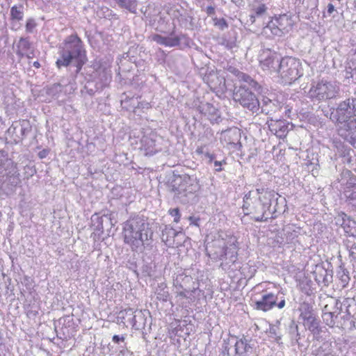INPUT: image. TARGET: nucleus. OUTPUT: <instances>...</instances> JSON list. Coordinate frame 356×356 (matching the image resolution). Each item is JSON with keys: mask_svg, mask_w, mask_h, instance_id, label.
<instances>
[{"mask_svg": "<svg viewBox=\"0 0 356 356\" xmlns=\"http://www.w3.org/2000/svg\"><path fill=\"white\" fill-rule=\"evenodd\" d=\"M123 236L124 243L130 246L132 251L151 250L153 247V231L141 216H134L124 223Z\"/></svg>", "mask_w": 356, "mask_h": 356, "instance_id": "nucleus-1", "label": "nucleus"}, {"mask_svg": "<svg viewBox=\"0 0 356 356\" xmlns=\"http://www.w3.org/2000/svg\"><path fill=\"white\" fill-rule=\"evenodd\" d=\"M346 78H353L354 73H353V70H351V71H348V69H346Z\"/></svg>", "mask_w": 356, "mask_h": 356, "instance_id": "nucleus-59", "label": "nucleus"}, {"mask_svg": "<svg viewBox=\"0 0 356 356\" xmlns=\"http://www.w3.org/2000/svg\"><path fill=\"white\" fill-rule=\"evenodd\" d=\"M161 232L162 241L169 246L180 245L181 240L184 238V234L182 232H178L170 225H165Z\"/></svg>", "mask_w": 356, "mask_h": 356, "instance_id": "nucleus-15", "label": "nucleus"}, {"mask_svg": "<svg viewBox=\"0 0 356 356\" xmlns=\"http://www.w3.org/2000/svg\"><path fill=\"white\" fill-rule=\"evenodd\" d=\"M13 166L12 161L8 158V153L6 150L0 149V174Z\"/></svg>", "mask_w": 356, "mask_h": 356, "instance_id": "nucleus-36", "label": "nucleus"}, {"mask_svg": "<svg viewBox=\"0 0 356 356\" xmlns=\"http://www.w3.org/2000/svg\"><path fill=\"white\" fill-rule=\"evenodd\" d=\"M278 108L277 101L271 100L266 97L263 98L261 104H260L261 112L266 115H271L273 113L276 112Z\"/></svg>", "mask_w": 356, "mask_h": 356, "instance_id": "nucleus-26", "label": "nucleus"}, {"mask_svg": "<svg viewBox=\"0 0 356 356\" xmlns=\"http://www.w3.org/2000/svg\"><path fill=\"white\" fill-rule=\"evenodd\" d=\"M274 197L272 192L266 193L258 198L251 197V191L246 193L243 197L242 209L245 215L251 216V218L256 222H266L268 219H274L277 209L270 211L271 200Z\"/></svg>", "mask_w": 356, "mask_h": 356, "instance_id": "nucleus-3", "label": "nucleus"}, {"mask_svg": "<svg viewBox=\"0 0 356 356\" xmlns=\"http://www.w3.org/2000/svg\"><path fill=\"white\" fill-rule=\"evenodd\" d=\"M314 274L315 280L318 284H323L324 286H328L332 281V271H328L323 268H318Z\"/></svg>", "mask_w": 356, "mask_h": 356, "instance_id": "nucleus-25", "label": "nucleus"}, {"mask_svg": "<svg viewBox=\"0 0 356 356\" xmlns=\"http://www.w3.org/2000/svg\"><path fill=\"white\" fill-rule=\"evenodd\" d=\"M303 321L305 322V326L310 332H312L313 334L319 333V321L316 318L315 315L307 318Z\"/></svg>", "mask_w": 356, "mask_h": 356, "instance_id": "nucleus-33", "label": "nucleus"}, {"mask_svg": "<svg viewBox=\"0 0 356 356\" xmlns=\"http://www.w3.org/2000/svg\"><path fill=\"white\" fill-rule=\"evenodd\" d=\"M256 15L254 13H252L251 15H250V19H249V22H250L251 24H253L255 22V18H256Z\"/></svg>", "mask_w": 356, "mask_h": 356, "instance_id": "nucleus-60", "label": "nucleus"}, {"mask_svg": "<svg viewBox=\"0 0 356 356\" xmlns=\"http://www.w3.org/2000/svg\"><path fill=\"white\" fill-rule=\"evenodd\" d=\"M282 58L277 52L268 48L261 49L259 56L262 67L266 68L270 72H276Z\"/></svg>", "mask_w": 356, "mask_h": 356, "instance_id": "nucleus-13", "label": "nucleus"}, {"mask_svg": "<svg viewBox=\"0 0 356 356\" xmlns=\"http://www.w3.org/2000/svg\"><path fill=\"white\" fill-rule=\"evenodd\" d=\"M33 65L35 67V68H39L40 67V64L38 61H35L33 63Z\"/></svg>", "mask_w": 356, "mask_h": 356, "instance_id": "nucleus-62", "label": "nucleus"}, {"mask_svg": "<svg viewBox=\"0 0 356 356\" xmlns=\"http://www.w3.org/2000/svg\"><path fill=\"white\" fill-rule=\"evenodd\" d=\"M236 255L232 254V255L231 256V261H232V262H234V261H236Z\"/></svg>", "mask_w": 356, "mask_h": 356, "instance_id": "nucleus-63", "label": "nucleus"}, {"mask_svg": "<svg viewBox=\"0 0 356 356\" xmlns=\"http://www.w3.org/2000/svg\"><path fill=\"white\" fill-rule=\"evenodd\" d=\"M170 187L175 193L174 199L183 204H187L197 201L196 193L200 189V184L197 176L185 174L175 177Z\"/></svg>", "mask_w": 356, "mask_h": 356, "instance_id": "nucleus-4", "label": "nucleus"}, {"mask_svg": "<svg viewBox=\"0 0 356 356\" xmlns=\"http://www.w3.org/2000/svg\"><path fill=\"white\" fill-rule=\"evenodd\" d=\"M289 26H291V19L286 15H282L271 20L267 28L270 29L273 35L282 36L284 31H288Z\"/></svg>", "mask_w": 356, "mask_h": 356, "instance_id": "nucleus-16", "label": "nucleus"}, {"mask_svg": "<svg viewBox=\"0 0 356 356\" xmlns=\"http://www.w3.org/2000/svg\"><path fill=\"white\" fill-rule=\"evenodd\" d=\"M222 356H236V348L235 346V337L224 340L222 347Z\"/></svg>", "mask_w": 356, "mask_h": 356, "instance_id": "nucleus-28", "label": "nucleus"}, {"mask_svg": "<svg viewBox=\"0 0 356 356\" xmlns=\"http://www.w3.org/2000/svg\"><path fill=\"white\" fill-rule=\"evenodd\" d=\"M327 11L328 14H332L334 11V6L332 3H329L327 5Z\"/></svg>", "mask_w": 356, "mask_h": 356, "instance_id": "nucleus-56", "label": "nucleus"}, {"mask_svg": "<svg viewBox=\"0 0 356 356\" xmlns=\"http://www.w3.org/2000/svg\"><path fill=\"white\" fill-rule=\"evenodd\" d=\"M205 79L211 88H216L218 86V82L220 81L217 74L213 72H210L206 76Z\"/></svg>", "mask_w": 356, "mask_h": 356, "instance_id": "nucleus-40", "label": "nucleus"}, {"mask_svg": "<svg viewBox=\"0 0 356 356\" xmlns=\"http://www.w3.org/2000/svg\"><path fill=\"white\" fill-rule=\"evenodd\" d=\"M218 248V250L215 251L214 252H209L208 249L207 248V254L213 260H222L224 257L227 254V248L225 247L224 245L218 244L216 245Z\"/></svg>", "mask_w": 356, "mask_h": 356, "instance_id": "nucleus-32", "label": "nucleus"}, {"mask_svg": "<svg viewBox=\"0 0 356 356\" xmlns=\"http://www.w3.org/2000/svg\"><path fill=\"white\" fill-rule=\"evenodd\" d=\"M21 179L17 169L13 166L0 174V195L9 196L15 193L20 186Z\"/></svg>", "mask_w": 356, "mask_h": 356, "instance_id": "nucleus-9", "label": "nucleus"}, {"mask_svg": "<svg viewBox=\"0 0 356 356\" xmlns=\"http://www.w3.org/2000/svg\"><path fill=\"white\" fill-rule=\"evenodd\" d=\"M49 153V150L48 149H43L38 152V155L40 159H44L48 156Z\"/></svg>", "mask_w": 356, "mask_h": 356, "instance_id": "nucleus-49", "label": "nucleus"}, {"mask_svg": "<svg viewBox=\"0 0 356 356\" xmlns=\"http://www.w3.org/2000/svg\"><path fill=\"white\" fill-rule=\"evenodd\" d=\"M349 257L351 261H356V246L352 245L349 250Z\"/></svg>", "mask_w": 356, "mask_h": 356, "instance_id": "nucleus-47", "label": "nucleus"}, {"mask_svg": "<svg viewBox=\"0 0 356 356\" xmlns=\"http://www.w3.org/2000/svg\"><path fill=\"white\" fill-rule=\"evenodd\" d=\"M169 213L172 217L175 218L174 221L175 222H178L179 221L181 215L179 213V209L178 208L170 209L169 211Z\"/></svg>", "mask_w": 356, "mask_h": 356, "instance_id": "nucleus-46", "label": "nucleus"}, {"mask_svg": "<svg viewBox=\"0 0 356 356\" xmlns=\"http://www.w3.org/2000/svg\"><path fill=\"white\" fill-rule=\"evenodd\" d=\"M337 276L341 280L342 286L343 287L348 284L350 281V277L349 272L347 269L344 268L342 266H340L339 270L337 271Z\"/></svg>", "mask_w": 356, "mask_h": 356, "instance_id": "nucleus-39", "label": "nucleus"}, {"mask_svg": "<svg viewBox=\"0 0 356 356\" xmlns=\"http://www.w3.org/2000/svg\"><path fill=\"white\" fill-rule=\"evenodd\" d=\"M337 224L340 225L344 229L345 232L349 236L356 237V222L346 213H342L336 218Z\"/></svg>", "mask_w": 356, "mask_h": 356, "instance_id": "nucleus-21", "label": "nucleus"}, {"mask_svg": "<svg viewBox=\"0 0 356 356\" xmlns=\"http://www.w3.org/2000/svg\"><path fill=\"white\" fill-rule=\"evenodd\" d=\"M263 191H264V188H257V192L258 194L262 193Z\"/></svg>", "mask_w": 356, "mask_h": 356, "instance_id": "nucleus-64", "label": "nucleus"}, {"mask_svg": "<svg viewBox=\"0 0 356 356\" xmlns=\"http://www.w3.org/2000/svg\"><path fill=\"white\" fill-rule=\"evenodd\" d=\"M225 138L229 144H236L241 137L240 130L237 129H229L225 131Z\"/></svg>", "mask_w": 356, "mask_h": 356, "instance_id": "nucleus-35", "label": "nucleus"}, {"mask_svg": "<svg viewBox=\"0 0 356 356\" xmlns=\"http://www.w3.org/2000/svg\"><path fill=\"white\" fill-rule=\"evenodd\" d=\"M206 11H207V15H213L215 13V9L212 6H208L207 8V10Z\"/></svg>", "mask_w": 356, "mask_h": 356, "instance_id": "nucleus-55", "label": "nucleus"}, {"mask_svg": "<svg viewBox=\"0 0 356 356\" xmlns=\"http://www.w3.org/2000/svg\"><path fill=\"white\" fill-rule=\"evenodd\" d=\"M266 10L267 7L266 6V5L261 4L259 6L254 9V13L256 15L257 17H261L264 13H266Z\"/></svg>", "mask_w": 356, "mask_h": 356, "instance_id": "nucleus-42", "label": "nucleus"}, {"mask_svg": "<svg viewBox=\"0 0 356 356\" xmlns=\"http://www.w3.org/2000/svg\"><path fill=\"white\" fill-rule=\"evenodd\" d=\"M156 268L154 259L151 256L144 255L143 257V265L141 267L142 273L144 276L151 277L154 275Z\"/></svg>", "mask_w": 356, "mask_h": 356, "instance_id": "nucleus-27", "label": "nucleus"}, {"mask_svg": "<svg viewBox=\"0 0 356 356\" xmlns=\"http://www.w3.org/2000/svg\"><path fill=\"white\" fill-rule=\"evenodd\" d=\"M141 144V149L144 150L145 155L146 156H153L161 150V148L156 144V140L148 136L143 137Z\"/></svg>", "mask_w": 356, "mask_h": 356, "instance_id": "nucleus-24", "label": "nucleus"}, {"mask_svg": "<svg viewBox=\"0 0 356 356\" xmlns=\"http://www.w3.org/2000/svg\"><path fill=\"white\" fill-rule=\"evenodd\" d=\"M261 88L259 83L252 79V81L235 83L233 92V99L240 104L244 108L253 113H257L260 109V103L254 94Z\"/></svg>", "mask_w": 356, "mask_h": 356, "instance_id": "nucleus-5", "label": "nucleus"}, {"mask_svg": "<svg viewBox=\"0 0 356 356\" xmlns=\"http://www.w3.org/2000/svg\"><path fill=\"white\" fill-rule=\"evenodd\" d=\"M60 57L56 65L58 68L67 67L74 64L76 73H79L87 61L86 51L83 43L77 35H71L66 38L58 47Z\"/></svg>", "mask_w": 356, "mask_h": 356, "instance_id": "nucleus-2", "label": "nucleus"}, {"mask_svg": "<svg viewBox=\"0 0 356 356\" xmlns=\"http://www.w3.org/2000/svg\"><path fill=\"white\" fill-rule=\"evenodd\" d=\"M339 91L335 83L322 81L312 86L309 95L311 99L321 102L334 98Z\"/></svg>", "mask_w": 356, "mask_h": 356, "instance_id": "nucleus-8", "label": "nucleus"}, {"mask_svg": "<svg viewBox=\"0 0 356 356\" xmlns=\"http://www.w3.org/2000/svg\"><path fill=\"white\" fill-rule=\"evenodd\" d=\"M32 131V126L27 120L15 121L8 129L15 143H19L25 139Z\"/></svg>", "mask_w": 356, "mask_h": 356, "instance_id": "nucleus-12", "label": "nucleus"}, {"mask_svg": "<svg viewBox=\"0 0 356 356\" xmlns=\"http://www.w3.org/2000/svg\"><path fill=\"white\" fill-rule=\"evenodd\" d=\"M10 20L19 22L24 18V6L22 4L15 5L10 8Z\"/></svg>", "mask_w": 356, "mask_h": 356, "instance_id": "nucleus-34", "label": "nucleus"}, {"mask_svg": "<svg viewBox=\"0 0 356 356\" xmlns=\"http://www.w3.org/2000/svg\"><path fill=\"white\" fill-rule=\"evenodd\" d=\"M270 337L271 338H273L277 343H280V341L281 340V336L279 335L277 332V328L275 327H272L270 328L269 330Z\"/></svg>", "mask_w": 356, "mask_h": 356, "instance_id": "nucleus-45", "label": "nucleus"}, {"mask_svg": "<svg viewBox=\"0 0 356 356\" xmlns=\"http://www.w3.org/2000/svg\"><path fill=\"white\" fill-rule=\"evenodd\" d=\"M31 47V44L28 38H20L18 43L17 44V48H19L26 51L30 50Z\"/></svg>", "mask_w": 356, "mask_h": 356, "instance_id": "nucleus-41", "label": "nucleus"}, {"mask_svg": "<svg viewBox=\"0 0 356 356\" xmlns=\"http://www.w3.org/2000/svg\"><path fill=\"white\" fill-rule=\"evenodd\" d=\"M204 156L206 159L208 160L209 163H212L214 161V159H216V156L209 152L204 153Z\"/></svg>", "mask_w": 356, "mask_h": 356, "instance_id": "nucleus-50", "label": "nucleus"}, {"mask_svg": "<svg viewBox=\"0 0 356 356\" xmlns=\"http://www.w3.org/2000/svg\"><path fill=\"white\" fill-rule=\"evenodd\" d=\"M222 163H225L224 161H214V167L216 168V170L218 172H220L222 170L221 165Z\"/></svg>", "mask_w": 356, "mask_h": 356, "instance_id": "nucleus-52", "label": "nucleus"}, {"mask_svg": "<svg viewBox=\"0 0 356 356\" xmlns=\"http://www.w3.org/2000/svg\"><path fill=\"white\" fill-rule=\"evenodd\" d=\"M197 110L204 115L215 116L217 115V108L211 104L206 102L201 103L197 107Z\"/></svg>", "mask_w": 356, "mask_h": 356, "instance_id": "nucleus-31", "label": "nucleus"}, {"mask_svg": "<svg viewBox=\"0 0 356 356\" xmlns=\"http://www.w3.org/2000/svg\"><path fill=\"white\" fill-rule=\"evenodd\" d=\"M188 220L190 221V224L191 225H195V226H199V224H198V222L200 220V218H197V217H195V216H190L188 218Z\"/></svg>", "mask_w": 356, "mask_h": 356, "instance_id": "nucleus-51", "label": "nucleus"}, {"mask_svg": "<svg viewBox=\"0 0 356 356\" xmlns=\"http://www.w3.org/2000/svg\"><path fill=\"white\" fill-rule=\"evenodd\" d=\"M269 130L280 138H283L287 135L290 128V124L286 120H273L267 121Z\"/></svg>", "mask_w": 356, "mask_h": 356, "instance_id": "nucleus-17", "label": "nucleus"}, {"mask_svg": "<svg viewBox=\"0 0 356 356\" xmlns=\"http://www.w3.org/2000/svg\"><path fill=\"white\" fill-rule=\"evenodd\" d=\"M152 40L159 44L165 46L166 37H163L159 34H154L152 35Z\"/></svg>", "mask_w": 356, "mask_h": 356, "instance_id": "nucleus-44", "label": "nucleus"}, {"mask_svg": "<svg viewBox=\"0 0 356 356\" xmlns=\"http://www.w3.org/2000/svg\"><path fill=\"white\" fill-rule=\"evenodd\" d=\"M337 124L340 136L356 148V117Z\"/></svg>", "mask_w": 356, "mask_h": 356, "instance_id": "nucleus-14", "label": "nucleus"}, {"mask_svg": "<svg viewBox=\"0 0 356 356\" xmlns=\"http://www.w3.org/2000/svg\"><path fill=\"white\" fill-rule=\"evenodd\" d=\"M29 59L34 57V51H31L30 52L26 53V56Z\"/></svg>", "mask_w": 356, "mask_h": 356, "instance_id": "nucleus-61", "label": "nucleus"}, {"mask_svg": "<svg viewBox=\"0 0 356 356\" xmlns=\"http://www.w3.org/2000/svg\"><path fill=\"white\" fill-rule=\"evenodd\" d=\"M356 117V97H352L340 102L336 108H332L330 120L333 122H343L344 120Z\"/></svg>", "mask_w": 356, "mask_h": 356, "instance_id": "nucleus-10", "label": "nucleus"}, {"mask_svg": "<svg viewBox=\"0 0 356 356\" xmlns=\"http://www.w3.org/2000/svg\"><path fill=\"white\" fill-rule=\"evenodd\" d=\"M181 19H184L186 21V22H190V23H191L192 20H193V17L191 16H189V15H187V16H183L182 15H181Z\"/></svg>", "mask_w": 356, "mask_h": 356, "instance_id": "nucleus-58", "label": "nucleus"}, {"mask_svg": "<svg viewBox=\"0 0 356 356\" xmlns=\"http://www.w3.org/2000/svg\"><path fill=\"white\" fill-rule=\"evenodd\" d=\"M109 81L110 78L108 77H105L104 80L102 77L86 79L81 90L82 97L84 99H91L96 93L100 92Z\"/></svg>", "mask_w": 356, "mask_h": 356, "instance_id": "nucleus-11", "label": "nucleus"}, {"mask_svg": "<svg viewBox=\"0 0 356 356\" xmlns=\"http://www.w3.org/2000/svg\"><path fill=\"white\" fill-rule=\"evenodd\" d=\"M36 26V23L33 18H30L27 20L26 24V31L29 33H32L33 29Z\"/></svg>", "mask_w": 356, "mask_h": 356, "instance_id": "nucleus-43", "label": "nucleus"}, {"mask_svg": "<svg viewBox=\"0 0 356 356\" xmlns=\"http://www.w3.org/2000/svg\"><path fill=\"white\" fill-rule=\"evenodd\" d=\"M181 41H184L187 46H189L190 39L186 35L180 34L175 37H166L165 47H173L179 46Z\"/></svg>", "mask_w": 356, "mask_h": 356, "instance_id": "nucleus-29", "label": "nucleus"}, {"mask_svg": "<svg viewBox=\"0 0 356 356\" xmlns=\"http://www.w3.org/2000/svg\"><path fill=\"white\" fill-rule=\"evenodd\" d=\"M279 309H282L285 306V300L282 299L277 304L275 305Z\"/></svg>", "mask_w": 356, "mask_h": 356, "instance_id": "nucleus-57", "label": "nucleus"}, {"mask_svg": "<svg viewBox=\"0 0 356 356\" xmlns=\"http://www.w3.org/2000/svg\"><path fill=\"white\" fill-rule=\"evenodd\" d=\"M125 339V337L124 336H119V335H113V338H112V341L115 343H118L119 344L120 342H124Z\"/></svg>", "mask_w": 356, "mask_h": 356, "instance_id": "nucleus-48", "label": "nucleus"}, {"mask_svg": "<svg viewBox=\"0 0 356 356\" xmlns=\"http://www.w3.org/2000/svg\"><path fill=\"white\" fill-rule=\"evenodd\" d=\"M228 70L237 77L238 81V83H241V82H247V81H250V82L252 81V78L250 75L240 72L235 67H229Z\"/></svg>", "mask_w": 356, "mask_h": 356, "instance_id": "nucleus-38", "label": "nucleus"}, {"mask_svg": "<svg viewBox=\"0 0 356 356\" xmlns=\"http://www.w3.org/2000/svg\"><path fill=\"white\" fill-rule=\"evenodd\" d=\"M278 296L273 293L262 295L261 300L255 302V309L263 312L271 309L276 305Z\"/></svg>", "mask_w": 356, "mask_h": 356, "instance_id": "nucleus-20", "label": "nucleus"}, {"mask_svg": "<svg viewBox=\"0 0 356 356\" xmlns=\"http://www.w3.org/2000/svg\"><path fill=\"white\" fill-rule=\"evenodd\" d=\"M118 318L129 322L132 327H137L138 321L136 318H143V314L142 311H134V309L128 307L118 313Z\"/></svg>", "mask_w": 356, "mask_h": 356, "instance_id": "nucleus-22", "label": "nucleus"}, {"mask_svg": "<svg viewBox=\"0 0 356 356\" xmlns=\"http://www.w3.org/2000/svg\"><path fill=\"white\" fill-rule=\"evenodd\" d=\"M275 72L278 73L282 83L285 85L292 84L304 74L300 60L291 56L282 58Z\"/></svg>", "mask_w": 356, "mask_h": 356, "instance_id": "nucleus-7", "label": "nucleus"}, {"mask_svg": "<svg viewBox=\"0 0 356 356\" xmlns=\"http://www.w3.org/2000/svg\"><path fill=\"white\" fill-rule=\"evenodd\" d=\"M288 334L291 340V344H299L300 334L298 332V327L294 321H291L288 325Z\"/></svg>", "mask_w": 356, "mask_h": 356, "instance_id": "nucleus-30", "label": "nucleus"}, {"mask_svg": "<svg viewBox=\"0 0 356 356\" xmlns=\"http://www.w3.org/2000/svg\"><path fill=\"white\" fill-rule=\"evenodd\" d=\"M136 320L138 321L137 327H135L136 329H139V327H140L142 325L145 324V318H136Z\"/></svg>", "mask_w": 356, "mask_h": 356, "instance_id": "nucleus-54", "label": "nucleus"}, {"mask_svg": "<svg viewBox=\"0 0 356 356\" xmlns=\"http://www.w3.org/2000/svg\"><path fill=\"white\" fill-rule=\"evenodd\" d=\"M299 311L300 312V318L302 320L314 315L312 306L307 302L300 304Z\"/></svg>", "mask_w": 356, "mask_h": 356, "instance_id": "nucleus-37", "label": "nucleus"}, {"mask_svg": "<svg viewBox=\"0 0 356 356\" xmlns=\"http://www.w3.org/2000/svg\"><path fill=\"white\" fill-rule=\"evenodd\" d=\"M235 346L236 356H250L253 352L254 343L252 339H248L244 337L240 339L235 337Z\"/></svg>", "mask_w": 356, "mask_h": 356, "instance_id": "nucleus-19", "label": "nucleus"}, {"mask_svg": "<svg viewBox=\"0 0 356 356\" xmlns=\"http://www.w3.org/2000/svg\"><path fill=\"white\" fill-rule=\"evenodd\" d=\"M342 313V303L335 298H330L322 309V318L323 322L330 327H340L345 329L353 322L350 320L348 314L341 315Z\"/></svg>", "mask_w": 356, "mask_h": 356, "instance_id": "nucleus-6", "label": "nucleus"}, {"mask_svg": "<svg viewBox=\"0 0 356 356\" xmlns=\"http://www.w3.org/2000/svg\"><path fill=\"white\" fill-rule=\"evenodd\" d=\"M16 54L19 57V58H23L24 56H26V51L24 50H22L19 48H17L16 49Z\"/></svg>", "mask_w": 356, "mask_h": 356, "instance_id": "nucleus-53", "label": "nucleus"}, {"mask_svg": "<svg viewBox=\"0 0 356 356\" xmlns=\"http://www.w3.org/2000/svg\"><path fill=\"white\" fill-rule=\"evenodd\" d=\"M112 213H104L102 216H99L98 213H95L91 217V225L94 230L100 233L104 232V225H109L111 227L113 225L112 222Z\"/></svg>", "mask_w": 356, "mask_h": 356, "instance_id": "nucleus-18", "label": "nucleus"}, {"mask_svg": "<svg viewBox=\"0 0 356 356\" xmlns=\"http://www.w3.org/2000/svg\"><path fill=\"white\" fill-rule=\"evenodd\" d=\"M342 193L347 201H356V177L352 175L342 186Z\"/></svg>", "mask_w": 356, "mask_h": 356, "instance_id": "nucleus-23", "label": "nucleus"}]
</instances>
